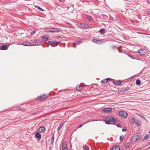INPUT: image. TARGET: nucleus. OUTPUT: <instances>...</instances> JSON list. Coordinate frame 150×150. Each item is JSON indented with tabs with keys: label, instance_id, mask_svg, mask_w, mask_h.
Listing matches in <instances>:
<instances>
[{
	"label": "nucleus",
	"instance_id": "nucleus-1",
	"mask_svg": "<svg viewBox=\"0 0 150 150\" xmlns=\"http://www.w3.org/2000/svg\"><path fill=\"white\" fill-rule=\"evenodd\" d=\"M48 97V95H46L44 94L41 95L40 96H38L37 98V100L39 101H43Z\"/></svg>",
	"mask_w": 150,
	"mask_h": 150
},
{
	"label": "nucleus",
	"instance_id": "nucleus-2",
	"mask_svg": "<svg viewBox=\"0 0 150 150\" xmlns=\"http://www.w3.org/2000/svg\"><path fill=\"white\" fill-rule=\"evenodd\" d=\"M119 115L124 118H126L128 115L127 112L124 111H120L118 112Z\"/></svg>",
	"mask_w": 150,
	"mask_h": 150
},
{
	"label": "nucleus",
	"instance_id": "nucleus-3",
	"mask_svg": "<svg viewBox=\"0 0 150 150\" xmlns=\"http://www.w3.org/2000/svg\"><path fill=\"white\" fill-rule=\"evenodd\" d=\"M61 31V30L60 28H52L50 30H47L45 31L46 32H59Z\"/></svg>",
	"mask_w": 150,
	"mask_h": 150
},
{
	"label": "nucleus",
	"instance_id": "nucleus-4",
	"mask_svg": "<svg viewBox=\"0 0 150 150\" xmlns=\"http://www.w3.org/2000/svg\"><path fill=\"white\" fill-rule=\"evenodd\" d=\"M112 110V109L110 108H105L102 109V111L104 112L110 113Z\"/></svg>",
	"mask_w": 150,
	"mask_h": 150
},
{
	"label": "nucleus",
	"instance_id": "nucleus-5",
	"mask_svg": "<svg viewBox=\"0 0 150 150\" xmlns=\"http://www.w3.org/2000/svg\"><path fill=\"white\" fill-rule=\"evenodd\" d=\"M107 120L108 121L113 122L115 121V118L111 116H108L107 118Z\"/></svg>",
	"mask_w": 150,
	"mask_h": 150
},
{
	"label": "nucleus",
	"instance_id": "nucleus-6",
	"mask_svg": "<svg viewBox=\"0 0 150 150\" xmlns=\"http://www.w3.org/2000/svg\"><path fill=\"white\" fill-rule=\"evenodd\" d=\"M80 27L82 28L86 29L88 27L87 25L84 23H80Z\"/></svg>",
	"mask_w": 150,
	"mask_h": 150
},
{
	"label": "nucleus",
	"instance_id": "nucleus-7",
	"mask_svg": "<svg viewBox=\"0 0 150 150\" xmlns=\"http://www.w3.org/2000/svg\"><path fill=\"white\" fill-rule=\"evenodd\" d=\"M21 45L25 46H29L32 45L31 44V43L28 41H26L23 42L22 43Z\"/></svg>",
	"mask_w": 150,
	"mask_h": 150
},
{
	"label": "nucleus",
	"instance_id": "nucleus-8",
	"mask_svg": "<svg viewBox=\"0 0 150 150\" xmlns=\"http://www.w3.org/2000/svg\"><path fill=\"white\" fill-rule=\"evenodd\" d=\"M45 129L44 127H40L38 129L39 132H43L45 131Z\"/></svg>",
	"mask_w": 150,
	"mask_h": 150
},
{
	"label": "nucleus",
	"instance_id": "nucleus-9",
	"mask_svg": "<svg viewBox=\"0 0 150 150\" xmlns=\"http://www.w3.org/2000/svg\"><path fill=\"white\" fill-rule=\"evenodd\" d=\"M144 51V50L141 49L138 51V52L140 55H143L144 54L145 52Z\"/></svg>",
	"mask_w": 150,
	"mask_h": 150
},
{
	"label": "nucleus",
	"instance_id": "nucleus-10",
	"mask_svg": "<svg viewBox=\"0 0 150 150\" xmlns=\"http://www.w3.org/2000/svg\"><path fill=\"white\" fill-rule=\"evenodd\" d=\"M120 148L118 146L115 145L112 146L111 150H120Z\"/></svg>",
	"mask_w": 150,
	"mask_h": 150
},
{
	"label": "nucleus",
	"instance_id": "nucleus-11",
	"mask_svg": "<svg viewBox=\"0 0 150 150\" xmlns=\"http://www.w3.org/2000/svg\"><path fill=\"white\" fill-rule=\"evenodd\" d=\"M8 49V47L6 45H3L0 46V50H6Z\"/></svg>",
	"mask_w": 150,
	"mask_h": 150
},
{
	"label": "nucleus",
	"instance_id": "nucleus-12",
	"mask_svg": "<svg viewBox=\"0 0 150 150\" xmlns=\"http://www.w3.org/2000/svg\"><path fill=\"white\" fill-rule=\"evenodd\" d=\"M33 45H39V43L38 41V40H35L33 42Z\"/></svg>",
	"mask_w": 150,
	"mask_h": 150
},
{
	"label": "nucleus",
	"instance_id": "nucleus-13",
	"mask_svg": "<svg viewBox=\"0 0 150 150\" xmlns=\"http://www.w3.org/2000/svg\"><path fill=\"white\" fill-rule=\"evenodd\" d=\"M35 137L36 138H38L40 139L41 138V135L39 133H37L35 135Z\"/></svg>",
	"mask_w": 150,
	"mask_h": 150
},
{
	"label": "nucleus",
	"instance_id": "nucleus-14",
	"mask_svg": "<svg viewBox=\"0 0 150 150\" xmlns=\"http://www.w3.org/2000/svg\"><path fill=\"white\" fill-rule=\"evenodd\" d=\"M129 87H125L122 89V91L123 92H125L127 91H128L129 90Z\"/></svg>",
	"mask_w": 150,
	"mask_h": 150
},
{
	"label": "nucleus",
	"instance_id": "nucleus-15",
	"mask_svg": "<svg viewBox=\"0 0 150 150\" xmlns=\"http://www.w3.org/2000/svg\"><path fill=\"white\" fill-rule=\"evenodd\" d=\"M141 138V136L140 135H137L136 136V137L135 139V141H137V140H140Z\"/></svg>",
	"mask_w": 150,
	"mask_h": 150
},
{
	"label": "nucleus",
	"instance_id": "nucleus-16",
	"mask_svg": "<svg viewBox=\"0 0 150 150\" xmlns=\"http://www.w3.org/2000/svg\"><path fill=\"white\" fill-rule=\"evenodd\" d=\"M99 32L102 34H104L105 33V30L104 29L102 28L99 30Z\"/></svg>",
	"mask_w": 150,
	"mask_h": 150
},
{
	"label": "nucleus",
	"instance_id": "nucleus-17",
	"mask_svg": "<svg viewBox=\"0 0 150 150\" xmlns=\"http://www.w3.org/2000/svg\"><path fill=\"white\" fill-rule=\"evenodd\" d=\"M115 85L120 86L121 85V83L120 81H116Z\"/></svg>",
	"mask_w": 150,
	"mask_h": 150
},
{
	"label": "nucleus",
	"instance_id": "nucleus-18",
	"mask_svg": "<svg viewBox=\"0 0 150 150\" xmlns=\"http://www.w3.org/2000/svg\"><path fill=\"white\" fill-rule=\"evenodd\" d=\"M42 38L44 39V41H47L48 38L47 35H43L42 36Z\"/></svg>",
	"mask_w": 150,
	"mask_h": 150
},
{
	"label": "nucleus",
	"instance_id": "nucleus-19",
	"mask_svg": "<svg viewBox=\"0 0 150 150\" xmlns=\"http://www.w3.org/2000/svg\"><path fill=\"white\" fill-rule=\"evenodd\" d=\"M63 125V124L61 123L60 124L59 126L58 127L57 129V131H59L62 128V126Z\"/></svg>",
	"mask_w": 150,
	"mask_h": 150
},
{
	"label": "nucleus",
	"instance_id": "nucleus-20",
	"mask_svg": "<svg viewBox=\"0 0 150 150\" xmlns=\"http://www.w3.org/2000/svg\"><path fill=\"white\" fill-rule=\"evenodd\" d=\"M86 18L88 21H91L92 19L91 17L89 16H86Z\"/></svg>",
	"mask_w": 150,
	"mask_h": 150
},
{
	"label": "nucleus",
	"instance_id": "nucleus-21",
	"mask_svg": "<svg viewBox=\"0 0 150 150\" xmlns=\"http://www.w3.org/2000/svg\"><path fill=\"white\" fill-rule=\"evenodd\" d=\"M67 146V144H66V143L64 142L63 143L62 145V148H63V149L66 148Z\"/></svg>",
	"mask_w": 150,
	"mask_h": 150
},
{
	"label": "nucleus",
	"instance_id": "nucleus-22",
	"mask_svg": "<svg viewBox=\"0 0 150 150\" xmlns=\"http://www.w3.org/2000/svg\"><path fill=\"white\" fill-rule=\"evenodd\" d=\"M130 146V144L129 143H127L125 144V146L127 148H128Z\"/></svg>",
	"mask_w": 150,
	"mask_h": 150
},
{
	"label": "nucleus",
	"instance_id": "nucleus-23",
	"mask_svg": "<svg viewBox=\"0 0 150 150\" xmlns=\"http://www.w3.org/2000/svg\"><path fill=\"white\" fill-rule=\"evenodd\" d=\"M136 120L134 117H132L131 119V122L133 124H134L135 122H136Z\"/></svg>",
	"mask_w": 150,
	"mask_h": 150
},
{
	"label": "nucleus",
	"instance_id": "nucleus-24",
	"mask_svg": "<svg viewBox=\"0 0 150 150\" xmlns=\"http://www.w3.org/2000/svg\"><path fill=\"white\" fill-rule=\"evenodd\" d=\"M82 41H81V40L78 41H76L75 42V45H79V44L82 43Z\"/></svg>",
	"mask_w": 150,
	"mask_h": 150
},
{
	"label": "nucleus",
	"instance_id": "nucleus-25",
	"mask_svg": "<svg viewBox=\"0 0 150 150\" xmlns=\"http://www.w3.org/2000/svg\"><path fill=\"white\" fill-rule=\"evenodd\" d=\"M136 122V124L138 126H140V125L141 124V122L140 121H139L138 120H137Z\"/></svg>",
	"mask_w": 150,
	"mask_h": 150
},
{
	"label": "nucleus",
	"instance_id": "nucleus-26",
	"mask_svg": "<svg viewBox=\"0 0 150 150\" xmlns=\"http://www.w3.org/2000/svg\"><path fill=\"white\" fill-rule=\"evenodd\" d=\"M76 89L78 91H80L81 89V87L80 85H79L76 86Z\"/></svg>",
	"mask_w": 150,
	"mask_h": 150
},
{
	"label": "nucleus",
	"instance_id": "nucleus-27",
	"mask_svg": "<svg viewBox=\"0 0 150 150\" xmlns=\"http://www.w3.org/2000/svg\"><path fill=\"white\" fill-rule=\"evenodd\" d=\"M54 139V135H53L51 137V143L52 144L53 143Z\"/></svg>",
	"mask_w": 150,
	"mask_h": 150
},
{
	"label": "nucleus",
	"instance_id": "nucleus-28",
	"mask_svg": "<svg viewBox=\"0 0 150 150\" xmlns=\"http://www.w3.org/2000/svg\"><path fill=\"white\" fill-rule=\"evenodd\" d=\"M108 79H106L105 80H102L101 82H102V83H107V82H108Z\"/></svg>",
	"mask_w": 150,
	"mask_h": 150
},
{
	"label": "nucleus",
	"instance_id": "nucleus-29",
	"mask_svg": "<svg viewBox=\"0 0 150 150\" xmlns=\"http://www.w3.org/2000/svg\"><path fill=\"white\" fill-rule=\"evenodd\" d=\"M149 135L147 134H145V135L144 137V140L145 139H146L147 138H148L149 137Z\"/></svg>",
	"mask_w": 150,
	"mask_h": 150
},
{
	"label": "nucleus",
	"instance_id": "nucleus-30",
	"mask_svg": "<svg viewBox=\"0 0 150 150\" xmlns=\"http://www.w3.org/2000/svg\"><path fill=\"white\" fill-rule=\"evenodd\" d=\"M83 149L85 150H88L89 147L88 146L86 145H85L83 146Z\"/></svg>",
	"mask_w": 150,
	"mask_h": 150
},
{
	"label": "nucleus",
	"instance_id": "nucleus-31",
	"mask_svg": "<svg viewBox=\"0 0 150 150\" xmlns=\"http://www.w3.org/2000/svg\"><path fill=\"white\" fill-rule=\"evenodd\" d=\"M136 84H137V85H139L140 84L141 81L139 80L138 79L136 81Z\"/></svg>",
	"mask_w": 150,
	"mask_h": 150
},
{
	"label": "nucleus",
	"instance_id": "nucleus-32",
	"mask_svg": "<svg viewBox=\"0 0 150 150\" xmlns=\"http://www.w3.org/2000/svg\"><path fill=\"white\" fill-rule=\"evenodd\" d=\"M92 41L94 43H97L99 42V41L96 39H93Z\"/></svg>",
	"mask_w": 150,
	"mask_h": 150
},
{
	"label": "nucleus",
	"instance_id": "nucleus-33",
	"mask_svg": "<svg viewBox=\"0 0 150 150\" xmlns=\"http://www.w3.org/2000/svg\"><path fill=\"white\" fill-rule=\"evenodd\" d=\"M60 43V42H54L53 45H57Z\"/></svg>",
	"mask_w": 150,
	"mask_h": 150
},
{
	"label": "nucleus",
	"instance_id": "nucleus-34",
	"mask_svg": "<svg viewBox=\"0 0 150 150\" xmlns=\"http://www.w3.org/2000/svg\"><path fill=\"white\" fill-rule=\"evenodd\" d=\"M124 138V137L123 135H122V136H120V141L121 142L123 140Z\"/></svg>",
	"mask_w": 150,
	"mask_h": 150
},
{
	"label": "nucleus",
	"instance_id": "nucleus-35",
	"mask_svg": "<svg viewBox=\"0 0 150 150\" xmlns=\"http://www.w3.org/2000/svg\"><path fill=\"white\" fill-rule=\"evenodd\" d=\"M119 122H120V121L118 120H117V119H115V121L114 122H114L115 123L117 124V123H119Z\"/></svg>",
	"mask_w": 150,
	"mask_h": 150
},
{
	"label": "nucleus",
	"instance_id": "nucleus-36",
	"mask_svg": "<svg viewBox=\"0 0 150 150\" xmlns=\"http://www.w3.org/2000/svg\"><path fill=\"white\" fill-rule=\"evenodd\" d=\"M34 6L36 8H38V9H43L42 8H41L39 6L37 5H35Z\"/></svg>",
	"mask_w": 150,
	"mask_h": 150
},
{
	"label": "nucleus",
	"instance_id": "nucleus-37",
	"mask_svg": "<svg viewBox=\"0 0 150 150\" xmlns=\"http://www.w3.org/2000/svg\"><path fill=\"white\" fill-rule=\"evenodd\" d=\"M54 42H53L52 41H49L48 42V43L50 45H53Z\"/></svg>",
	"mask_w": 150,
	"mask_h": 150
},
{
	"label": "nucleus",
	"instance_id": "nucleus-38",
	"mask_svg": "<svg viewBox=\"0 0 150 150\" xmlns=\"http://www.w3.org/2000/svg\"><path fill=\"white\" fill-rule=\"evenodd\" d=\"M13 110H22V111H23L24 110V109H22V108H21V109H20V108H17V109H13Z\"/></svg>",
	"mask_w": 150,
	"mask_h": 150
},
{
	"label": "nucleus",
	"instance_id": "nucleus-39",
	"mask_svg": "<svg viewBox=\"0 0 150 150\" xmlns=\"http://www.w3.org/2000/svg\"><path fill=\"white\" fill-rule=\"evenodd\" d=\"M35 31H34L32 32L30 34H31V35H34V34H35Z\"/></svg>",
	"mask_w": 150,
	"mask_h": 150
},
{
	"label": "nucleus",
	"instance_id": "nucleus-40",
	"mask_svg": "<svg viewBox=\"0 0 150 150\" xmlns=\"http://www.w3.org/2000/svg\"><path fill=\"white\" fill-rule=\"evenodd\" d=\"M127 130V129L125 128H124L122 129V131L123 132L126 131Z\"/></svg>",
	"mask_w": 150,
	"mask_h": 150
},
{
	"label": "nucleus",
	"instance_id": "nucleus-41",
	"mask_svg": "<svg viewBox=\"0 0 150 150\" xmlns=\"http://www.w3.org/2000/svg\"><path fill=\"white\" fill-rule=\"evenodd\" d=\"M118 127H121L120 126V125L119 124H117L116 125Z\"/></svg>",
	"mask_w": 150,
	"mask_h": 150
},
{
	"label": "nucleus",
	"instance_id": "nucleus-42",
	"mask_svg": "<svg viewBox=\"0 0 150 150\" xmlns=\"http://www.w3.org/2000/svg\"><path fill=\"white\" fill-rule=\"evenodd\" d=\"M61 2L63 3L65 1V0H59Z\"/></svg>",
	"mask_w": 150,
	"mask_h": 150
},
{
	"label": "nucleus",
	"instance_id": "nucleus-43",
	"mask_svg": "<svg viewBox=\"0 0 150 150\" xmlns=\"http://www.w3.org/2000/svg\"><path fill=\"white\" fill-rule=\"evenodd\" d=\"M82 126H83V125L81 124L78 127V128H80L81 127H82Z\"/></svg>",
	"mask_w": 150,
	"mask_h": 150
},
{
	"label": "nucleus",
	"instance_id": "nucleus-44",
	"mask_svg": "<svg viewBox=\"0 0 150 150\" xmlns=\"http://www.w3.org/2000/svg\"><path fill=\"white\" fill-rule=\"evenodd\" d=\"M105 123L106 124H110V123L109 122H107V121L105 122Z\"/></svg>",
	"mask_w": 150,
	"mask_h": 150
},
{
	"label": "nucleus",
	"instance_id": "nucleus-45",
	"mask_svg": "<svg viewBox=\"0 0 150 150\" xmlns=\"http://www.w3.org/2000/svg\"><path fill=\"white\" fill-rule=\"evenodd\" d=\"M113 82H112V83H113L115 85V83H116V81L115 82L114 80H113Z\"/></svg>",
	"mask_w": 150,
	"mask_h": 150
},
{
	"label": "nucleus",
	"instance_id": "nucleus-46",
	"mask_svg": "<svg viewBox=\"0 0 150 150\" xmlns=\"http://www.w3.org/2000/svg\"><path fill=\"white\" fill-rule=\"evenodd\" d=\"M63 150H68V149L66 148L63 149Z\"/></svg>",
	"mask_w": 150,
	"mask_h": 150
},
{
	"label": "nucleus",
	"instance_id": "nucleus-47",
	"mask_svg": "<svg viewBox=\"0 0 150 150\" xmlns=\"http://www.w3.org/2000/svg\"><path fill=\"white\" fill-rule=\"evenodd\" d=\"M108 80H110L111 81H112V80H113V79H110V78H108Z\"/></svg>",
	"mask_w": 150,
	"mask_h": 150
},
{
	"label": "nucleus",
	"instance_id": "nucleus-48",
	"mask_svg": "<svg viewBox=\"0 0 150 150\" xmlns=\"http://www.w3.org/2000/svg\"><path fill=\"white\" fill-rule=\"evenodd\" d=\"M56 37L57 38H61V37L59 36H56Z\"/></svg>",
	"mask_w": 150,
	"mask_h": 150
},
{
	"label": "nucleus",
	"instance_id": "nucleus-49",
	"mask_svg": "<svg viewBox=\"0 0 150 150\" xmlns=\"http://www.w3.org/2000/svg\"><path fill=\"white\" fill-rule=\"evenodd\" d=\"M140 116H141V117H142V118H144V119H145V117H144L143 116H142V115H140Z\"/></svg>",
	"mask_w": 150,
	"mask_h": 150
},
{
	"label": "nucleus",
	"instance_id": "nucleus-50",
	"mask_svg": "<svg viewBox=\"0 0 150 150\" xmlns=\"http://www.w3.org/2000/svg\"><path fill=\"white\" fill-rule=\"evenodd\" d=\"M148 13L149 15H150V11H148Z\"/></svg>",
	"mask_w": 150,
	"mask_h": 150
},
{
	"label": "nucleus",
	"instance_id": "nucleus-51",
	"mask_svg": "<svg viewBox=\"0 0 150 150\" xmlns=\"http://www.w3.org/2000/svg\"><path fill=\"white\" fill-rule=\"evenodd\" d=\"M128 55L129 56V57H131L130 56V55H129L128 54Z\"/></svg>",
	"mask_w": 150,
	"mask_h": 150
},
{
	"label": "nucleus",
	"instance_id": "nucleus-52",
	"mask_svg": "<svg viewBox=\"0 0 150 150\" xmlns=\"http://www.w3.org/2000/svg\"><path fill=\"white\" fill-rule=\"evenodd\" d=\"M149 133H150V130L149 131Z\"/></svg>",
	"mask_w": 150,
	"mask_h": 150
},
{
	"label": "nucleus",
	"instance_id": "nucleus-53",
	"mask_svg": "<svg viewBox=\"0 0 150 150\" xmlns=\"http://www.w3.org/2000/svg\"><path fill=\"white\" fill-rule=\"evenodd\" d=\"M41 11H44V10H41Z\"/></svg>",
	"mask_w": 150,
	"mask_h": 150
},
{
	"label": "nucleus",
	"instance_id": "nucleus-54",
	"mask_svg": "<svg viewBox=\"0 0 150 150\" xmlns=\"http://www.w3.org/2000/svg\"><path fill=\"white\" fill-rule=\"evenodd\" d=\"M74 150V149H72V150Z\"/></svg>",
	"mask_w": 150,
	"mask_h": 150
}]
</instances>
